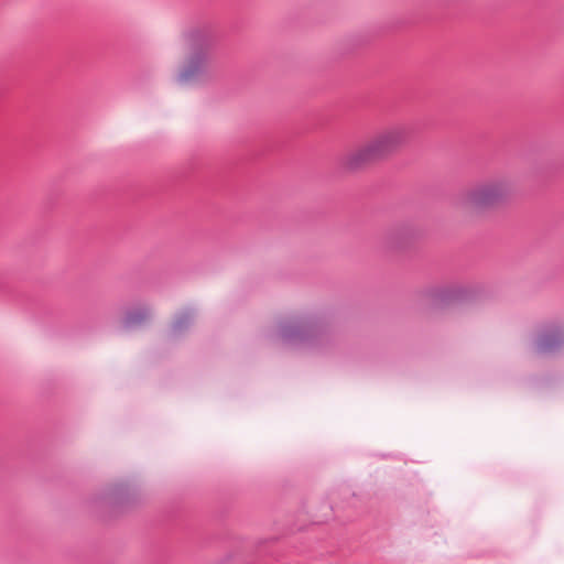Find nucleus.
Returning a JSON list of instances; mask_svg holds the SVG:
<instances>
[{"label":"nucleus","mask_w":564,"mask_h":564,"mask_svg":"<svg viewBox=\"0 0 564 564\" xmlns=\"http://www.w3.org/2000/svg\"><path fill=\"white\" fill-rule=\"evenodd\" d=\"M184 39L189 55L177 75V82L182 85L202 83L207 78L209 69L210 33L206 29L192 30Z\"/></svg>","instance_id":"f257e3e1"},{"label":"nucleus","mask_w":564,"mask_h":564,"mask_svg":"<svg viewBox=\"0 0 564 564\" xmlns=\"http://www.w3.org/2000/svg\"><path fill=\"white\" fill-rule=\"evenodd\" d=\"M323 333V324L312 317H295L280 325V335L289 344L312 345Z\"/></svg>","instance_id":"f03ea898"},{"label":"nucleus","mask_w":564,"mask_h":564,"mask_svg":"<svg viewBox=\"0 0 564 564\" xmlns=\"http://www.w3.org/2000/svg\"><path fill=\"white\" fill-rule=\"evenodd\" d=\"M388 152V134L383 133L365 147L348 153L340 160V165L348 171L360 170L377 162Z\"/></svg>","instance_id":"7ed1b4c3"},{"label":"nucleus","mask_w":564,"mask_h":564,"mask_svg":"<svg viewBox=\"0 0 564 564\" xmlns=\"http://www.w3.org/2000/svg\"><path fill=\"white\" fill-rule=\"evenodd\" d=\"M426 300L434 308H444L459 304L473 297L474 291L466 288H433L424 293Z\"/></svg>","instance_id":"20e7f679"},{"label":"nucleus","mask_w":564,"mask_h":564,"mask_svg":"<svg viewBox=\"0 0 564 564\" xmlns=\"http://www.w3.org/2000/svg\"><path fill=\"white\" fill-rule=\"evenodd\" d=\"M508 194L505 183L481 185L470 192L469 198L475 207H489L500 203Z\"/></svg>","instance_id":"39448f33"},{"label":"nucleus","mask_w":564,"mask_h":564,"mask_svg":"<svg viewBox=\"0 0 564 564\" xmlns=\"http://www.w3.org/2000/svg\"><path fill=\"white\" fill-rule=\"evenodd\" d=\"M564 345V325H545L540 332L535 349L539 354H552L557 351Z\"/></svg>","instance_id":"423d86ee"},{"label":"nucleus","mask_w":564,"mask_h":564,"mask_svg":"<svg viewBox=\"0 0 564 564\" xmlns=\"http://www.w3.org/2000/svg\"><path fill=\"white\" fill-rule=\"evenodd\" d=\"M196 313L194 308L187 307L175 315L172 323L171 332L174 336L182 335L189 328L195 319Z\"/></svg>","instance_id":"0eeeda50"},{"label":"nucleus","mask_w":564,"mask_h":564,"mask_svg":"<svg viewBox=\"0 0 564 564\" xmlns=\"http://www.w3.org/2000/svg\"><path fill=\"white\" fill-rule=\"evenodd\" d=\"M149 317L150 311L147 307H137L127 312L122 324L124 328H134L147 322Z\"/></svg>","instance_id":"6e6552de"},{"label":"nucleus","mask_w":564,"mask_h":564,"mask_svg":"<svg viewBox=\"0 0 564 564\" xmlns=\"http://www.w3.org/2000/svg\"><path fill=\"white\" fill-rule=\"evenodd\" d=\"M390 150L405 140V133L402 129L390 127Z\"/></svg>","instance_id":"1a4fd4ad"},{"label":"nucleus","mask_w":564,"mask_h":564,"mask_svg":"<svg viewBox=\"0 0 564 564\" xmlns=\"http://www.w3.org/2000/svg\"><path fill=\"white\" fill-rule=\"evenodd\" d=\"M123 491V486L122 485H117L113 490H112V495L113 496H119L121 495Z\"/></svg>","instance_id":"9d476101"},{"label":"nucleus","mask_w":564,"mask_h":564,"mask_svg":"<svg viewBox=\"0 0 564 564\" xmlns=\"http://www.w3.org/2000/svg\"><path fill=\"white\" fill-rule=\"evenodd\" d=\"M389 246H390V250L392 249L393 247V238H392V234L390 232V242H389Z\"/></svg>","instance_id":"9b49d317"}]
</instances>
